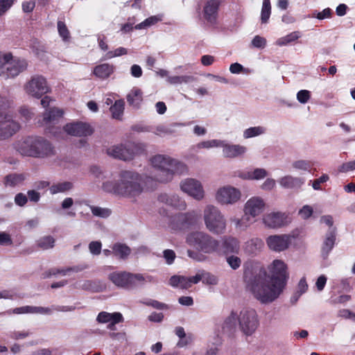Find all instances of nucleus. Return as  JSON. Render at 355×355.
<instances>
[{"mask_svg": "<svg viewBox=\"0 0 355 355\" xmlns=\"http://www.w3.org/2000/svg\"><path fill=\"white\" fill-rule=\"evenodd\" d=\"M313 213V208L309 205L303 206L298 212L299 216L304 220L309 218Z\"/></svg>", "mask_w": 355, "mask_h": 355, "instance_id": "nucleus-58", "label": "nucleus"}, {"mask_svg": "<svg viewBox=\"0 0 355 355\" xmlns=\"http://www.w3.org/2000/svg\"><path fill=\"white\" fill-rule=\"evenodd\" d=\"M27 66L28 63L26 60H13L12 58L11 60L8 61V64H6V69L3 71L4 73L1 76L5 78H14L26 70Z\"/></svg>", "mask_w": 355, "mask_h": 355, "instance_id": "nucleus-21", "label": "nucleus"}, {"mask_svg": "<svg viewBox=\"0 0 355 355\" xmlns=\"http://www.w3.org/2000/svg\"><path fill=\"white\" fill-rule=\"evenodd\" d=\"M203 218L207 229L216 234H222L225 232L227 223L220 209L212 205L205 207Z\"/></svg>", "mask_w": 355, "mask_h": 355, "instance_id": "nucleus-5", "label": "nucleus"}, {"mask_svg": "<svg viewBox=\"0 0 355 355\" xmlns=\"http://www.w3.org/2000/svg\"><path fill=\"white\" fill-rule=\"evenodd\" d=\"M237 321L239 322V316L236 312L232 311L223 321L222 324L223 331L227 334L233 333L236 329Z\"/></svg>", "mask_w": 355, "mask_h": 355, "instance_id": "nucleus-34", "label": "nucleus"}, {"mask_svg": "<svg viewBox=\"0 0 355 355\" xmlns=\"http://www.w3.org/2000/svg\"><path fill=\"white\" fill-rule=\"evenodd\" d=\"M74 309V307L69 306H52L51 308L42 306H24L21 307L15 308L12 310L7 311L6 313L8 315L11 313H37L42 315H50L52 313L53 311L67 312L73 311Z\"/></svg>", "mask_w": 355, "mask_h": 355, "instance_id": "nucleus-10", "label": "nucleus"}, {"mask_svg": "<svg viewBox=\"0 0 355 355\" xmlns=\"http://www.w3.org/2000/svg\"><path fill=\"white\" fill-rule=\"evenodd\" d=\"M355 170V159L343 163L338 168L340 173H347Z\"/></svg>", "mask_w": 355, "mask_h": 355, "instance_id": "nucleus-64", "label": "nucleus"}, {"mask_svg": "<svg viewBox=\"0 0 355 355\" xmlns=\"http://www.w3.org/2000/svg\"><path fill=\"white\" fill-rule=\"evenodd\" d=\"M78 288L90 291L101 292L105 289V284L100 280H85L78 284Z\"/></svg>", "mask_w": 355, "mask_h": 355, "instance_id": "nucleus-31", "label": "nucleus"}, {"mask_svg": "<svg viewBox=\"0 0 355 355\" xmlns=\"http://www.w3.org/2000/svg\"><path fill=\"white\" fill-rule=\"evenodd\" d=\"M293 238L291 234H274L268 236L266 243L270 250L281 252L289 248Z\"/></svg>", "mask_w": 355, "mask_h": 355, "instance_id": "nucleus-17", "label": "nucleus"}, {"mask_svg": "<svg viewBox=\"0 0 355 355\" xmlns=\"http://www.w3.org/2000/svg\"><path fill=\"white\" fill-rule=\"evenodd\" d=\"M244 280L247 288L262 304L274 302L284 289L282 284L268 280L266 270L261 266L245 270Z\"/></svg>", "mask_w": 355, "mask_h": 355, "instance_id": "nucleus-1", "label": "nucleus"}, {"mask_svg": "<svg viewBox=\"0 0 355 355\" xmlns=\"http://www.w3.org/2000/svg\"><path fill=\"white\" fill-rule=\"evenodd\" d=\"M108 279L117 287L130 288L144 281L141 274H133L125 271H116L109 274Z\"/></svg>", "mask_w": 355, "mask_h": 355, "instance_id": "nucleus-8", "label": "nucleus"}, {"mask_svg": "<svg viewBox=\"0 0 355 355\" xmlns=\"http://www.w3.org/2000/svg\"><path fill=\"white\" fill-rule=\"evenodd\" d=\"M92 214L100 218H107L110 216L112 211L108 208H103L97 206L89 205Z\"/></svg>", "mask_w": 355, "mask_h": 355, "instance_id": "nucleus-49", "label": "nucleus"}, {"mask_svg": "<svg viewBox=\"0 0 355 355\" xmlns=\"http://www.w3.org/2000/svg\"><path fill=\"white\" fill-rule=\"evenodd\" d=\"M292 166L296 170L309 171L312 167V164L309 160L300 159L293 162Z\"/></svg>", "mask_w": 355, "mask_h": 355, "instance_id": "nucleus-53", "label": "nucleus"}, {"mask_svg": "<svg viewBox=\"0 0 355 355\" xmlns=\"http://www.w3.org/2000/svg\"><path fill=\"white\" fill-rule=\"evenodd\" d=\"M96 320L99 323H107L112 320L114 321V323H119L123 321V317L119 312L110 313L105 311H102L98 313Z\"/></svg>", "mask_w": 355, "mask_h": 355, "instance_id": "nucleus-32", "label": "nucleus"}, {"mask_svg": "<svg viewBox=\"0 0 355 355\" xmlns=\"http://www.w3.org/2000/svg\"><path fill=\"white\" fill-rule=\"evenodd\" d=\"M144 150L145 148L142 144L128 142L109 148L107 153L114 158L127 161L132 159L135 155L142 153Z\"/></svg>", "mask_w": 355, "mask_h": 355, "instance_id": "nucleus-6", "label": "nucleus"}, {"mask_svg": "<svg viewBox=\"0 0 355 355\" xmlns=\"http://www.w3.org/2000/svg\"><path fill=\"white\" fill-rule=\"evenodd\" d=\"M26 93L34 98H40L50 91L46 78L40 75L31 77L24 87Z\"/></svg>", "mask_w": 355, "mask_h": 355, "instance_id": "nucleus-11", "label": "nucleus"}, {"mask_svg": "<svg viewBox=\"0 0 355 355\" xmlns=\"http://www.w3.org/2000/svg\"><path fill=\"white\" fill-rule=\"evenodd\" d=\"M178 217L182 222L177 225L178 230H185L193 225L196 220V215L194 211L187 213H179Z\"/></svg>", "mask_w": 355, "mask_h": 355, "instance_id": "nucleus-35", "label": "nucleus"}, {"mask_svg": "<svg viewBox=\"0 0 355 355\" xmlns=\"http://www.w3.org/2000/svg\"><path fill=\"white\" fill-rule=\"evenodd\" d=\"M72 188V184L70 182H58L53 184L50 188L51 194L62 193L70 190Z\"/></svg>", "mask_w": 355, "mask_h": 355, "instance_id": "nucleus-45", "label": "nucleus"}, {"mask_svg": "<svg viewBox=\"0 0 355 355\" xmlns=\"http://www.w3.org/2000/svg\"><path fill=\"white\" fill-rule=\"evenodd\" d=\"M114 66L107 63L99 64L94 69V73L101 79L108 78L114 72Z\"/></svg>", "mask_w": 355, "mask_h": 355, "instance_id": "nucleus-37", "label": "nucleus"}, {"mask_svg": "<svg viewBox=\"0 0 355 355\" xmlns=\"http://www.w3.org/2000/svg\"><path fill=\"white\" fill-rule=\"evenodd\" d=\"M242 193L240 189L231 185L219 187L215 195L216 200L222 205H232L240 201Z\"/></svg>", "mask_w": 355, "mask_h": 355, "instance_id": "nucleus-9", "label": "nucleus"}, {"mask_svg": "<svg viewBox=\"0 0 355 355\" xmlns=\"http://www.w3.org/2000/svg\"><path fill=\"white\" fill-rule=\"evenodd\" d=\"M311 98V92L309 90L302 89L297 93V101L302 104L306 103Z\"/></svg>", "mask_w": 355, "mask_h": 355, "instance_id": "nucleus-59", "label": "nucleus"}, {"mask_svg": "<svg viewBox=\"0 0 355 355\" xmlns=\"http://www.w3.org/2000/svg\"><path fill=\"white\" fill-rule=\"evenodd\" d=\"M36 141L40 143L35 146L38 154L33 155V157H45L53 154V147L49 141L40 137H36Z\"/></svg>", "mask_w": 355, "mask_h": 355, "instance_id": "nucleus-28", "label": "nucleus"}, {"mask_svg": "<svg viewBox=\"0 0 355 355\" xmlns=\"http://www.w3.org/2000/svg\"><path fill=\"white\" fill-rule=\"evenodd\" d=\"M226 261H227V263L229 264V266L233 270L238 269L241 266V259L239 257H238L236 256H234V255L227 257L226 259Z\"/></svg>", "mask_w": 355, "mask_h": 355, "instance_id": "nucleus-60", "label": "nucleus"}, {"mask_svg": "<svg viewBox=\"0 0 355 355\" xmlns=\"http://www.w3.org/2000/svg\"><path fill=\"white\" fill-rule=\"evenodd\" d=\"M12 104L10 99L0 96V140L12 137L20 128L19 124L13 119Z\"/></svg>", "mask_w": 355, "mask_h": 355, "instance_id": "nucleus-3", "label": "nucleus"}, {"mask_svg": "<svg viewBox=\"0 0 355 355\" xmlns=\"http://www.w3.org/2000/svg\"><path fill=\"white\" fill-rule=\"evenodd\" d=\"M64 130L68 135L76 137H86L93 133L92 127L83 122L67 124Z\"/></svg>", "mask_w": 355, "mask_h": 355, "instance_id": "nucleus-22", "label": "nucleus"}, {"mask_svg": "<svg viewBox=\"0 0 355 355\" xmlns=\"http://www.w3.org/2000/svg\"><path fill=\"white\" fill-rule=\"evenodd\" d=\"M194 80L191 76H168L167 82L171 85H180L182 83H189Z\"/></svg>", "mask_w": 355, "mask_h": 355, "instance_id": "nucleus-47", "label": "nucleus"}, {"mask_svg": "<svg viewBox=\"0 0 355 355\" xmlns=\"http://www.w3.org/2000/svg\"><path fill=\"white\" fill-rule=\"evenodd\" d=\"M266 129L263 126L251 127L244 130L243 137L249 139L263 135L266 132Z\"/></svg>", "mask_w": 355, "mask_h": 355, "instance_id": "nucleus-48", "label": "nucleus"}, {"mask_svg": "<svg viewBox=\"0 0 355 355\" xmlns=\"http://www.w3.org/2000/svg\"><path fill=\"white\" fill-rule=\"evenodd\" d=\"M112 249L113 254L116 257H117L121 259H126L129 256V254H130V252H131L130 248L128 246H127L125 244L120 243L114 244Z\"/></svg>", "mask_w": 355, "mask_h": 355, "instance_id": "nucleus-39", "label": "nucleus"}, {"mask_svg": "<svg viewBox=\"0 0 355 355\" xmlns=\"http://www.w3.org/2000/svg\"><path fill=\"white\" fill-rule=\"evenodd\" d=\"M25 178V175L22 173H11L5 177L4 184L6 187H10L19 186L24 182Z\"/></svg>", "mask_w": 355, "mask_h": 355, "instance_id": "nucleus-38", "label": "nucleus"}, {"mask_svg": "<svg viewBox=\"0 0 355 355\" xmlns=\"http://www.w3.org/2000/svg\"><path fill=\"white\" fill-rule=\"evenodd\" d=\"M172 158L166 155H156L150 158V164L152 166L159 171V174L156 175L155 180L159 177H166L169 172L170 166Z\"/></svg>", "mask_w": 355, "mask_h": 355, "instance_id": "nucleus-20", "label": "nucleus"}, {"mask_svg": "<svg viewBox=\"0 0 355 355\" xmlns=\"http://www.w3.org/2000/svg\"><path fill=\"white\" fill-rule=\"evenodd\" d=\"M12 55L10 53H3L0 52V76L4 73L3 71L6 69V64L8 61L11 60Z\"/></svg>", "mask_w": 355, "mask_h": 355, "instance_id": "nucleus-55", "label": "nucleus"}, {"mask_svg": "<svg viewBox=\"0 0 355 355\" xmlns=\"http://www.w3.org/2000/svg\"><path fill=\"white\" fill-rule=\"evenodd\" d=\"M141 302L145 305L152 306V307H153L156 309H159V310L167 309L168 308L167 304L162 303V302H158L155 300L149 299V300L141 301Z\"/></svg>", "mask_w": 355, "mask_h": 355, "instance_id": "nucleus-56", "label": "nucleus"}, {"mask_svg": "<svg viewBox=\"0 0 355 355\" xmlns=\"http://www.w3.org/2000/svg\"><path fill=\"white\" fill-rule=\"evenodd\" d=\"M266 203L261 197L250 198L244 205V219H246L250 223H254L256 221V218L264 211Z\"/></svg>", "mask_w": 355, "mask_h": 355, "instance_id": "nucleus-13", "label": "nucleus"}, {"mask_svg": "<svg viewBox=\"0 0 355 355\" xmlns=\"http://www.w3.org/2000/svg\"><path fill=\"white\" fill-rule=\"evenodd\" d=\"M263 246V242L261 239L253 238L246 243V250L250 253H255Z\"/></svg>", "mask_w": 355, "mask_h": 355, "instance_id": "nucleus-46", "label": "nucleus"}, {"mask_svg": "<svg viewBox=\"0 0 355 355\" xmlns=\"http://www.w3.org/2000/svg\"><path fill=\"white\" fill-rule=\"evenodd\" d=\"M142 92L140 89L134 87L127 95L128 104L134 108H139L143 101Z\"/></svg>", "mask_w": 355, "mask_h": 355, "instance_id": "nucleus-36", "label": "nucleus"}, {"mask_svg": "<svg viewBox=\"0 0 355 355\" xmlns=\"http://www.w3.org/2000/svg\"><path fill=\"white\" fill-rule=\"evenodd\" d=\"M193 280L194 284H198L199 282L202 281L203 284L208 285H216L218 282L216 275L203 270H199L196 273Z\"/></svg>", "mask_w": 355, "mask_h": 355, "instance_id": "nucleus-30", "label": "nucleus"}, {"mask_svg": "<svg viewBox=\"0 0 355 355\" xmlns=\"http://www.w3.org/2000/svg\"><path fill=\"white\" fill-rule=\"evenodd\" d=\"M64 112L62 110L58 107H52L46 110L43 114L42 119L39 121L40 125L45 127L49 132L55 135L58 130H60L59 127H54L58 124L63 116Z\"/></svg>", "mask_w": 355, "mask_h": 355, "instance_id": "nucleus-12", "label": "nucleus"}, {"mask_svg": "<svg viewBox=\"0 0 355 355\" xmlns=\"http://www.w3.org/2000/svg\"><path fill=\"white\" fill-rule=\"evenodd\" d=\"M125 103L123 100L116 101L114 104L110 107V112L114 119H121L124 110Z\"/></svg>", "mask_w": 355, "mask_h": 355, "instance_id": "nucleus-43", "label": "nucleus"}, {"mask_svg": "<svg viewBox=\"0 0 355 355\" xmlns=\"http://www.w3.org/2000/svg\"><path fill=\"white\" fill-rule=\"evenodd\" d=\"M162 18H163L162 15L151 16V17L146 19L141 23L137 24L135 26V28L137 30L147 28L153 25L156 24L157 22L161 21L162 20Z\"/></svg>", "mask_w": 355, "mask_h": 355, "instance_id": "nucleus-41", "label": "nucleus"}, {"mask_svg": "<svg viewBox=\"0 0 355 355\" xmlns=\"http://www.w3.org/2000/svg\"><path fill=\"white\" fill-rule=\"evenodd\" d=\"M102 244L101 241H92L89 244V252L94 255H98L101 252Z\"/></svg>", "mask_w": 355, "mask_h": 355, "instance_id": "nucleus-63", "label": "nucleus"}, {"mask_svg": "<svg viewBox=\"0 0 355 355\" xmlns=\"http://www.w3.org/2000/svg\"><path fill=\"white\" fill-rule=\"evenodd\" d=\"M259 326L258 315L254 309H243L239 315V327L246 336L254 334Z\"/></svg>", "mask_w": 355, "mask_h": 355, "instance_id": "nucleus-7", "label": "nucleus"}, {"mask_svg": "<svg viewBox=\"0 0 355 355\" xmlns=\"http://www.w3.org/2000/svg\"><path fill=\"white\" fill-rule=\"evenodd\" d=\"M55 239L51 236H45L40 238L37 241V246L43 250L52 248L54 246Z\"/></svg>", "mask_w": 355, "mask_h": 355, "instance_id": "nucleus-50", "label": "nucleus"}, {"mask_svg": "<svg viewBox=\"0 0 355 355\" xmlns=\"http://www.w3.org/2000/svg\"><path fill=\"white\" fill-rule=\"evenodd\" d=\"M186 241L190 246L205 254L216 252L219 248L218 240L205 232H193L189 234Z\"/></svg>", "mask_w": 355, "mask_h": 355, "instance_id": "nucleus-4", "label": "nucleus"}, {"mask_svg": "<svg viewBox=\"0 0 355 355\" xmlns=\"http://www.w3.org/2000/svg\"><path fill=\"white\" fill-rule=\"evenodd\" d=\"M187 172L188 167L184 163L172 158L169 172L166 175V177L158 178L157 182H168L173 179L175 174L183 175L187 173Z\"/></svg>", "mask_w": 355, "mask_h": 355, "instance_id": "nucleus-23", "label": "nucleus"}, {"mask_svg": "<svg viewBox=\"0 0 355 355\" xmlns=\"http://www.w3.org/2000/svg\"><path fill=\"white\" fill-rule=\"evenodd\" d=\"M336 239V228H331L328 230L324 239L321 247V255L324 259H327L329 253L333 250Z\"/></svg>", "mask_w": 355, "mask_h": 355, "instance_id": "nucleus-24", "label": "nucleus"}, {"mask_svg": "<svg viewBox=\"0 0 355 355\" xmlns=\"http://www.w3.org/2000/svg\"><path fill=\"white\" fill-rule=\"evenodd\" d=\"M222 0H206L202 9L204 19L211 25L217 22L219 7Z\"/></svg>", "mask_w": 355, "mask_h": 355, "instance_id": "nucleus-19", "label": "nucleus"}, {"mask_svg": "<svg viewBox=\"0 0 355 355\" xmlns=\"http://www.w3.org/2000/svg\"><path fill=\"white\" fill-rule=\"evenodd\" d=\"M300 37H301L300 32H299V31H294V32H292V33L286 35L284 37L279 38L277 40L276 44H277V45L280 46H286V45H288V44H290V43H291L293 42H295V40H297Z\"/></svg>", "mask_w": 355, "mask_h": 355, "instance_id": "nucleus-42", "label": "nucleus"}, {"mask_svg": "<svg viewBox=\"0 0 355 355\" xmlns=\"http://www.w3.org/2000/svg\"><path fill=\"white\" fill-rule=\"evenodd\" d=\"M57 26L59 35L62 37L64 42H68L70 40L71 36L65 23L62 21L58 20Z\"/></svg>", "mask_w": 355, "mask_h": 355, "instance_id": "nucleus-52", "label": "nucleus"}, {"mask_svg": "<svg viewBox=\"0 0 355 355\" xmlns=\"http://www.w3.org/2000/svg\"><path fill=\"white\" fill-rule=\"evenodd\" d=\"M128 53V50L124 47H119L114 51H108L105 57L107 59H111L115 57H119L121 55H126Z\"/></svg>", "mask_w": 355, "mask_h": 355, "instance_id": "nucleus-57", "label": "nucleus"}, {"mask_svg": "<svg viewBox=\"0 0 355 355\" xmlns=\"http://www.w3.org/2000/svg\"><path fill=\"white\" fill-rule=\"evenodd\" d=\"M271 13V6L270 0H263L261 13V19L262 23H267Z\"/></svg>", "mask_w": 355, "mask_h": 355, "instance_id": "nucleus-51", "label": "nucleus"}, {"mask_svg": "<svg viewBox=\"0 0 355 355\" xmlns=\"http://www.w3.org/2000/svg\"><path fill=\"white\" fill-rule=\"evenodd\" d=\"M40 144L38 141H36L35 137H27L17 141L14 144L15 149L23 156L33 157V155L38 154L35 150V146Z\"/></svg>", "mask_w": 355, "mask_h": 355, "instance_id": "nucleus-18", "label": "nucleus"}, {"mask_svg": "<svg viewBox=\"0 0 355 355\" xmlns=\"http://www.w3.org/2000/svg\"><path fill=\"white\" fill-rule=\"evenodd\" d=\"M32 333L30 331H14L10 333V337L14 340H21L26 338Z\"/></svg>", "mask_w": 355, "mask_h": 355, "instance_id": "nucleus-61", "label": "nucleus"}, {"mask_svg": "<svg viewBox=\"0 0 355 355\" xmlns=\"http://www.w3.org/2000/svg\"><path fill=\"white\" fill-rule=\"evenodd\" d=\"M221 145H223V141L218 140V139H212V140H208V141H203L196 146H193L192 148L195 151H198L199 149L201 148H211L214 147H220Z\"/></svg>", "mask_w": 355, "mask_h": 355, "instance_id": "nucleus-44", "label": "nucleus"}, {"mask_svg": "<svg viewBox=\"0 0 355 355\" xmlns=\"http://www.w3.org/2000/svg\"><path fill=\"white\" fill-rule=\"evenodd\" d=\"M223 155L226 157L233 158L244 154L246 152V148L239 144H227L223 141Z\"/></svg>", "mask_w": 355, "mask_h": 355, "instance_id": "nucleus-27", "label": "nucleus"}, {"mask_svg": "<svg viewBox=\"0 0 355 355\" xmlns=\"http://www.w3.org/2000/svg\"><path fill=\"white\" fill-rule=\"evenodd\" d=\"M85 268V267L76 266L73 267H69L62 270L52 269L49 272V275H55L60 273L65 275L69 272H78L83 270Z\"/></svg>", "mask_w": 355, "mask_h": 355, "instance_id": "nucleus-54", "label": "nucleus"}, {"mask_svg": "<svg viewBox=\"0 0 355 355\" xmlns=\"http://www.w3.org/2000/svg\"><path fill=\"white\" fill-rule=\"evenodd\" d=\"M291 221L292 217L286 212L272 211L263 217V224L270 229L282 228L289 225Z\"/></svg>", "mask_w": 355, "mask_h": 355, "instance_id": "nucleus-15", "label": "nucleus"}, {"mask_svg": "<svg viewBox=\"0 0 355 355\" xmlns=\"http://www.w3.org/2000/svg\"><path fill=\"white\" fill-rule=\"evenodd\" d=\"M180 189L182 192L196 200H202L205 192L201 182L197 179L188 178L180 182Z\"/></svg>", "mask_w": 355, "mask_h": 355, "instance_id": "nucleus-14", "label": "nucleus"}, {"mask_svg": "<svg viewBox=\"0 0 355 355\" xmlns=\"http://www.w3.org/2000/svg\"><path fill=\"white\" fill-rule=\"evenodd\" d=\"M142 175L132 171H122L118 180H108L103 183L102 189L107 193L135 198L141 195L144 190Z\"/></svg>", "mask_w": 355, "mask_h": 355, "instance_id": "nucleus-2", "label": "nucleus"}, {"mask_svg": "<svg viewBox=\"0 0 355 355\" xmlns=\"http://www.w3.org/2000/svg\"><path fill=\"white\" fill-rule=\"evenodd\" d=\"M305 180L300 177H294L291 175H285L279 180L281 187L289 189H299L304 184Z\"/></svg>", "mask_w": 355, "mask_h": 355, "instance_id": "nucleus-26", "label": "nucleus"}, {"mask_svg": "<svg viewBox=\"0 0 355 355\" xmlns=\"http://www.w3.org/2000/svg\"><path fill=\"white\" fill-rule=\"evenodd\" d=\"M175 333L180 338V340L177 343L178 347H183L192 342L191 335H187L183 327H177L175 329Z\"/></svg>", "mask_w": 355, "mask_h": 355, "instance_id": "nucleus-40", "label": "nucleus"}, {"mask_svg": "<svg viewBox=\"0 0 355 355\" xmlns=\"http://www.w3.org/2000/svg\"><path fill=\"white\" fill-rule=\"evenodd\" d=\"M243 180H261L268 175L264 168H256L254 171H241L237 175Z\"/></svg>", "mask_w": 355, "mask_h": 355, "instance_id": "nucleus-33", "label": "nucleus"}, {"mask_svg": "<svg viewBox=\"0 0 355 355\" xmlns=\"http://www.w3.org/2000/svg\"><path fill=\"white\" fill-rule=\"evenodd\" d=\"M158 200L161 202L180 210H184L187 208L185 200L176 194L168 196V194L163 193L159 196Z\"/></svg>", "mask_w": 355, "mask_h": 355, "instance_id": "nucleus-25", "label": "nucleus"}, {"mask_svg": "<svg viewBox=\"0 0 355 355\" xmlns=\"http://www.w3.org/2000/svg\"><path fill=\"white\" fill-rule=\"evenodd\" d=\"M268 269L270 274V279L282 284L281 285L285 288L288 279L286 264L282 260L275 259Z\"/></svg>", "mask_w": 355, "mask_h": 355, "instance_id": "nucleus-16", "label": "nucleus"}, {"mask_svg": "<svg viewBox=\"0 0 355 355\" xmlns=\"http://www.w3.org/2000/svg\"><path fill=\"white\" fill-rule=\"evenodd\" d=\"M153 132L157 135L163 136L171 134L173 131L164 125H159L155 128Z\"/></svg>", "mask_w": 355, "mask_h": 355, "instance_id": "nucleus-62", "label": "nucleus"}, {"mask_svg": "<svg viewBox=\"0 0 355 355\" xmlns=\"http://www.w3.org/2000/svg\"><path fill=\"white\" fill-rule=\"evenodd\" d=\"M222 245L224 253H238L240 245L237 239L232 236H224L222 239Z\"/></svg>", "mask_w": 355, "mask_h": 355, "instance_id": "nucleus-29", "label": "nucleus"}]
</instances>
